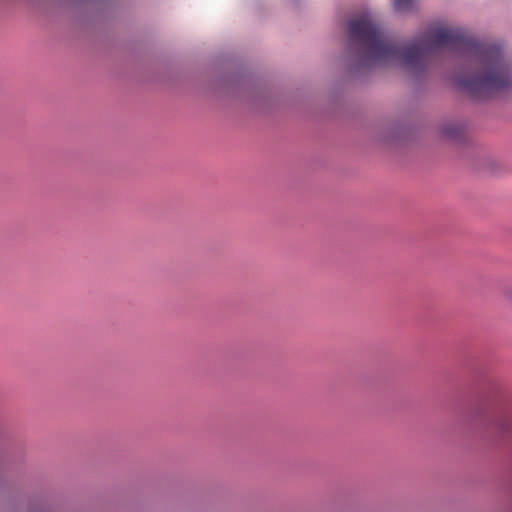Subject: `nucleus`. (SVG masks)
<instances>
[{"label":"nucleus","instance_id":"20e7f679","mask_svg":"<svg viewBox=\"0 0 512 512\" xmlns=\"http://www.w3.org/2000/svg\"><path fill=\"white\" fill-rule=\"evenodd\" d=\"M415 0H394V7L398 12H409L414 8Z\"/></svg>","mask_w":512,"mask_h":512},{"label":"nucleus","instance_id":"f257e3e1","mask_svg":"<svg viewBox=\"0 0 512 512\" xmlns=\"http://www.w3.org/2000/svg\"><path fill=\"white\" fill-rule=\"evenodd\" d=\"M446 49L479 66L481 74L457 75L456 86L476 100L512 89L510 62L497 45L480 43L467 37L461 29L430 26L413 40L400 45L392 40L365 11L348 21L347 51L358 68H371L397 63L406 71H426L431 58Z\"/></svg>","mask_w":512,"mask_h":512},{"label":"nucleus","instance_id":"7ed1b4c3","mask_svg":"<svg viewBox=\"0 0 512 512\" xmlns=\"http://www.w3.org/2000/svg\"><path fill=\"white\" fill-rule=\"evenodd\" d=\"M495 428L503 436H512V417L502 416L495 420Z\"/></svg>","mask_w":512,"mask_h":512},{"label":"nucleus","instance_id":"f03ea898","mask_svg":"<svg viewBox=\"0 0 512 512\" xmlns=\"http://www.w3.org/2000/svg\"><path fill=\"white\" fill-rule=\"evenodd\" d=\"M465 132V126L458 121H451L443 124L441 134L444 138L457 141L461 140Z\"/></svg>","mask_w":512,"mask_h":512}]
</instances>
